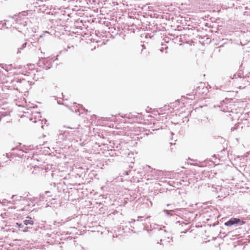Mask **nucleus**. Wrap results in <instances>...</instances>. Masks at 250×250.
Here are the masks:
<instances>
[{
	"instance_id": "20e7f679",
	"label": "nucleus",
	"mask_w": 250,
	"mask_h": 250,
	"mask_svg": "<svg viewBox=\"0 0 250 250\" xmlns=\"http://www.w3.org/2000/svg\"><path fill=\"white\" fill-rule=\"evenodd\" d=\"M16 224L18 226L19 228H20L23 227V225L21 224H19V223H17Z\"/></svg>"
},
{
	"instance_id": "7ed1b4c3",
	"label": "nucleus",
	"mask_w": 250,
	"mask_h": 250,
	"mask_svg": "<svg viewBox=\"0 0 250 250\" xmlns=\"http://www.w3.org/2000/svg\"><path fill=\"white\" fill-rule=\"evenodd\" d=\"M26 218L27 219L24 221V225H33L34 224V221L30 217H27Z\"/></svg>"
},
{
	"instance_id": "f03ea898",
	"label": "nucleus",
	"mask_w": 250,
	"mask_h": 250,
	"mask_svg": "<svg viewBox=\"0 0 250 250\" xmlns=\"http://www.w3.org/2000/svg\"><path fill=\"white\" fill-rule=\"evenodd\" d=\"M240 223L241 224H244L245 223L244 221L241 222L240 220L238 218H231L228 221L225 223V225L226 226H230L235 224Z\"/></svg>"
},
{
	"instance_id": "f257e3e1",
	"label": "nucleus",
	"mask_w": 250,
	"mask_h": 250,
	"mask_svg": "<svg viewBox=\"0 0 250 250\" xmlns=\"http://www.w3.org/2000/svg\"><path fill=\"white\" fill-rule=\"evenodd\" d=\"M181 102L179 100H177L173 103H170L169 105L164 106L163 108L160 109V111H167L169 110V112H165L163 114L168 115L169 113H172L175 111L179 110L178 106L180 105ZM182 104H184L182 103ZM162 115L163 114H161Z\"/></svg>"
},
{
	"instance_id": "39448f33",
	"label": "nucleus",
	"mask_w": 250,
	"mask_h": 250,
	"mask_svg": "<svg viewBox=\"0 0 250 250\" xmlns=\"http://www.w3.org/2000/svg\"><path fill=\"white\" fill-rule=\"evenodd\" d=\"M27 229H28V228H27V227H26V228H25L23 230V231H24V232H26V231H28Z\"/></svg>"
}]
</instances>
